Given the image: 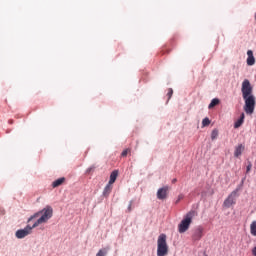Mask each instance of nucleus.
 Here are the masks:
<instances>
[{"label": "nucleus", "mask_w": 256, "mask_h": 256, "mask_svg": "<svg viewBox=\"0 0 256 256\" xmlns=\"http://www.w3.org/2000/svg\"><path fill=\"white\" fill-rule=\"evenodd\" d=\"M242 97L245 101L244 111L247 115H253L255 111V96L253 95V86H251V82L248 79H245L242 82Z\"/></svg>", "instance_id": "obj_1"}, {"label": "nucleus", "mask_w": 256, "mask_h": 256, "mask_svg": "<svg viewBox=\"0 0 256 256\" xmlns=\"http://www.w3.org/2000/svg\"><path fill=\"white\" fill-rule=\"evenodd\" d=\"M40 217L34 224L33 227H39V225H43V223H47L51 217H53V208L51 206H46L41 211L35 213L31 216L28 221Z\"/></svg>", "instance_id": "obj_2"}, {"label": "nucleus", "mask_w": 256, "mask_h": 256, "mask_svg": "<svg viewBox=\"0 0 256 256\" xmlns=\"http://www.w3.org/2000/svg\"><path fill=\"white\" fill-rule=\"evenodd\" d=\"M197 217V211L191 210L189 211L180 222V225H178V232L179 233H186V231H189V227H191V224L193 223V219Z\"/></svg>", "instance_id": "obj_3"}, {"label": "nucleus", "mask_w": 256, "mask_h": 256, "mask_svg": "<svg viewBox=\"0 0 256 256\" xmlns=\"http://www.w3.org/2000/svg\"><path fill=\"white\" fill-rule=\"evenodd\" d=\"M157 245V256H165L169 253V246H167V235L160 234Z\"/></svg>", "instance_id": "obj_4"}, {"label": "nucleus", "mask_w": 256, "mask_h": 256, "mask_svg": "<svg viewBox=\"0 0 256 256\" xmlns=\"http://www.w3.org/2000/svg\"><path fill=\"white\" fill-rule=\"evenodd\" d=\"M237 203V190H234L230 193V195L224 200L223 207L229 209L232 205Z\"/></svg>", "instance_id": "obj_5"}, {"label": "nucleus", "mask_w": 256, "mask_h": 256, "mask_svg": "<svg viewBox=\"0 0 256 256\" xmlns=\"http://www.w3.org/2000/svg\"><path fill=\"white\" fill-rule=\"evenodd\" d=\"M33 229H35V227L31 226H26L24 229H20L17 230L15 235L17 237V239H25V237H27V235H31Z\"/></svg>", "instance_id": "obj_6"}, {"label": "nucleus", "mask_w": 256, "mask_h": 256, "mask_svg": "<svg viewBox=\"0 0 256 256\" xmlns=\"http://www.w3.org/2000/svg\"><path fill=\"white\" fill-rule=\"evenodd\" d=\"M167 195H169V186H164L157 191V199L160 201H163L167 198Z\"/></svg>", "instance_id": "obj_7"}, {"label": "nucleus", "mask_w": 256, "mask_h": 256, "mask_svg": "<svg viewBox=\"0 0 256 256\" xmlns=\"http://www.w3.org/2000/svg\"><path fill=\"white\" fill-rule=\"evenodd\" d=\"M201 237H203V227L199 226L194 231V234L192 235V239L194 241H199V239H201Z\"/></svg>", "instance_id": "obj_8"}, {"label": "nucleus", "mask_w": 256, "mask_h": 256, "mask_svg": "<svg viewBox=\"0 0 256 256\" xmlns=\"http://www.w3.org/2000/svg\"><path fill=\"white\" fill-rule=\"evenodd\" d=\"M247 56H248L246 60L247 65H249V67L255 65V56H253V50H248Z\"/></svg>", "instance_id": "obj_9"}, {"label": "nucleus", "mask_w": 256, "mask_h": 256, "mask_svg": "<svg viewBox=\"0 0 256 256\" xmlns=\"http://www.w3.org/2000/svg\"><path fill=\"white\" fill-rule=\"evenodd\" d=\"M243 151H245V146L243 144L236 146L234 151V157H241Z\"/></svg>", "instance_id": "obj_10"}, {"label": "nucleus", "mask_w": 256, "mask_h": 256, "mask_svg": "<svg viewBox=\"0 0 256 256\" xmlns=\"http://www.w3.org/2000/svg\"><path fill=\"white\" fill-rule=\"evenodd\" d=\"M117 177H119V171L118 170H114L111 174H110V180H109V184L113 185V183H115V181H117Z\"/></svg>", "instance_id": "obj_11"}, {"label": "nucleus", "mask_w": 256, "mask_h": 256, "mask_svg": "<svg viewBox=\"0 0 256 256\" xmlns=\"http://www.w3.org/2000/svg\"><path fill=\"white\" fill-rule=\"evenodd\" d=\"M111 191H113V184H110L108 182V184L105 186L103 190V196L107 197L108 195H111Z\"/></svg>", "instance_id": "obj_12"}, {"label": "nucleus", "mask_w": 256, "mask_h": 256, "mask_svg": "<svg viewBox=\"0 0 256 256\" xmlns=\"http://www.w3.org/2000/svg\"><path fill=\"white\" fill-rule=\"evenodd\" d=\"M244 120H245V114L242 113L240 119H238V120L235 122L234 128H235V129H239V127H241V126L243 125V121H244Z\"/></svg>", "instance_id": "obj_13"}, {"label": "nucleus", "mask_w": 256, "mask_h": 256, "mask_svg": "<svg viewBox=\"0 0 256 256\" xmlns=\"http://www.w3.org/2000/svg\"><path fill=\"white\" fill-rule=\"evenodd\" d=\"M62 183H65V177L59 178L52 183V187H60Z\"/></svg>", "instance_id": "obj_14"}, {"label": "nucleus", "mask_w": 256, "mask_h": 256, "mask_svg": "<svg viewBox=\"0 0 256 256\" xmlns=\"http://www.w3.org/2000/svg\"><path fill=\"white\" fill-rule=\"evenodd\" d=\"M250 233L253 235V237H256V221H253L250 224Z\"/></svg>", "instance_id": "obj_15"}, {"label": "nucleus", "mask_w": 256, "mask_h": 256, "mask_svg": "<svg viewBox=\"0 0 256 256\" xmlns=\"http://www.w3.org/2000/svg\"><path fill=\"white\" fill-rule=\"evenodd\" d=\"M109 252V247L100 249L96 256H107V253Z\"/></svg>", "instance_id": "obj_16"}, {"label": "nucleus", "mask_w": 256, "mask_h": 256, "mask_svg": "<svg viewBox=\"0 0 256 256\" xmlns=\"http://www.w3.org/2000/svg\"><path fill=\"white\" fill-rule=\"evenodd\" d=\"M216 105H219V99L214 98L212 99V101L210 102L208 109H213V107H216Z\"/></svg>", "instance_id": "obj_17"}, {"label": "nucleus", "mask_w": 256, "mask_h": 256, "mask_svg": "<svg viewBox=\"0 0 256 256\" xmlns=\"http://www.w3.org/2000/svg\"><path fill=\"white\" fill-rule=\"evenodd\" d=\"M217 137H219V130H217V129L212 130V132H211L212 141H215V139H217Z\"/></svg>", "instance_id": "obj_18"}, {"label": "nucleus", "mask_w": 256, "mask_h": 256, "mask_svg": "<svg viewBox=\"0 0 256 256\" xmlns=\"http://www.w3.org/2000/svg\"><path fill=\"white\" fill-rule=\"evenodd\" d=\"M209 125H211V120H209V118H204V119L202 120V126H203V127H207V126H209Z\"/></svg>", "instance_id": "obj_19"}, {"label": "nucleus", "mask_w": 256, "mask_h": 256, "mask_svg": "<svg viewBox=\"0 0 256 256\" xmlns=\"http://www.w3.org/2000/svg\"><path fill=\"white\" fill-rule=\"evenodd\" d=\"M129 153H131V149L127 148V149L123 150V152L121 153V156L127 157V155H129Z\"/></svg>", "instance_id": "obj_20"}, {"label": "nucleus", "mask_w": 256, "mask_h": 256, "mask_svg": "<svg viewBox=\"0 0 256 256\" xmlns=\"http://www.w3.org/2000/svg\"><path fill=\"white\" fill-rule=\"evenodd\" d=\"M133 200H131L130 202H129V205H128V208H127V210H126V213H131V211H133Z\"/></svg>", "instance_id": "obj_21"}, {"label": "nucleus", "mask_w": 256, "mask_h": 256, "mask_svg": "<svg viewBox=\"0 0 256 256\" xmlns=\"http://www.w3.org/2000/svg\"><path fill=\"white\" fill-rule=\"evenodd\" d=\"M167 97H168V101L169 99H171V97H173V88L168 89Z\"/></svg>", "instance_id": "obj_22"}, {"label": "nucleus", "mask_w": 256, "mask_h": 256, "mask_svg": "<svg viewBox=\"0 0 256 256\" xmlns=\"http://www.w3.org/2000/svg\"><path fill=\"white\" fill-rule=\"evenodd\" d=\"M252 167H253V165L251 163H249L247 168H246V173H249V171H251Z\"/></svg>", "instance_id": "obj_23"}, {"label": "nucleus", "mask_w": 256, "mask_h": 256, "mask_svg": "<svg viewBox=\"0 0 256 256\" xmlns=\"http://www.w3.org/2000/svg\"><path fill=\"white\" fill-rule=\"evenodd\" d=\"M95 169V166H91L90 168L87 169V173H91L92 171H95Z\"/></svg>", "instance_id": "obj_24"}, {"label": "nucleus", "mask_w": 256, "mask_h": 256, "mask_svg": "<svg viewBox=\"0 0 256 256\" xmlns=\"http://www.w3.org/2000/svg\"><path fill=\"white\" fill-rule=\"evenodd\" d=\"M183 197V194H180L176 200V204L179 203V201H182Z\"/></svg>", "instance_id": "obj_25"}, {"label": "nucleus", "mask_w": 256, "mask_h": 256, "mask_svg": "<svg viewBox=\"0 0 256 256\" xmlns=\"http://www.w3.org/2000/svg\"><path fill=\"white\" fill-rule=\"evenodd\" d=\"M252 255L256 256V246L252 249Z\"/></svg>", "instance_id": "obj_26"}, {"label": "nucleus", "mask_w": 256, "mask_h": 256, "mask_svg": "<svg viewBox=\"0 0 256 256\" xmlns=\"http://www.w3.org/2000/svg\"><path fill=\"white\" fill-rule=\"evenodd\" d=\"M172 183L173 184L177 183V178L172 179Z\"/></svg>", "instance_id": "obj_27"}]
</instances>
